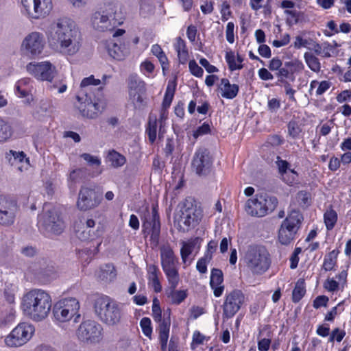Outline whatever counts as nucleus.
<instances>
[{
    "label": "nucleus",
    "mask_w": 351,
    "mask_h": 351,
    "mask_svg": "<svg viewBox=\"0 0 351 351\" xmlns=\"http://www.w3.org/2000/svg\"><path fill=\"white\" fill-rule=\"evenodd\" d=\"M306 289L304 280L299 279L292 292V300L294 303L298 302L305 295Z\"/></svg>",
    "instance_id": "473e14b6"
},
{
    "label": "nucleus",
    "mask_w": 351,
    "mask_h": 351,
    "mask_svg": "<svg viewBox=\"0 0 351 351\" xmlns=\"http://www.w3.org/2000/svg\"><path fill=\"white\" fill-rule=\"evenodd\" d=\"M53 8L51 0H36L34 20L44 19L48 16Z\"/></svg>",
    "instance_id": "bb28decb"
},
{
    "label": "nucleus",
    "mask_w": 351,
    "mask_h": 351,
    "mask_svg": "<svg viewBox=\"0 0 351 351\" xmlns=\"http://www.w3.org/2000/svg\"><path fill=\"white\" fill-rule=\"evenodd\" d=\"M45 46V39L43 34L33 32L25 36L22 48L25 53L31 56H37L42 53Z\"/></svg>",
    "instance_id": "6ab92c4d"
},
{
    "label": "nucleus",
    "mask_w": 351,
    "mask_h": 351,
    "mask_svg": "<svg viewBox=\"0 0 351 351\" xmlns=\"http://www.w3.org/2000/svg\"><path fill=\"white\" fill-rule=\"evenodd\" d=\"M105 229L103 223L93 218L87 219L84 229L76 232L77 237L83 241H92L101 237Z\"/></svg>",
    "instance_id": "f3484780"
},
{
    "label": "nucleus",
    "mask_w": 351,
    "mask_h": 351,
    "mask_svg": "<svg viewBox=\"0 0 351 351\" xmlns=\"http://www.w3.org/2000/svg\"><path fill=\"white\" fill-rule=\"evenodd\" d=\"M245 302V295L239 289H234L226 295L223 304V315L226 318L232 317L241 308Z\"/></svg>",
    "instance_id": "ddd939ff"
},
{
    "label": "nucleus",
    "mask_w": 351,
    "mask_h": 351,
    "mask_svg": "<svg viewBox=\"0 0 351 351\" xmlns=\"http://www.w3.org/2000/svg\"><path fill=\"white\" fill-rule=\"evenodd\" d=\"M157 127L158 120L156 117H153L149 116L146 132L151 143H154L156 139Z\"/></svg>",
    "instance_id": "c9c22d12"
},
{
    "label": "nucleus",
    "mask_w": 351,
    "mask_h": 351,
    "mask_svg": "<svg viewBox=\"0 0 351 351\" xmlns=\"http://www.w3.org/2000/svg\"><path fill=\"white\" fill-rule=\"evenodd\" d=\"M78 339L86 344L99 343L103 339L101 330H77Z\"/></svg>",
    "instance_id": "5701e85b"
},
{
    "label": "nucleus",
    "mask_w": 351,
    "mask_h": 351,
    "mask_svg": "<svg viewBox=\"0 0 351 351\" xmlns=\"http://www.w3.org/2000/svg\"><path fill=\"white\" fill-rule=\"evenodd\" d=\"M18 206L16 201L0 195V225L10 226L14 223Z\"/></svg>",
    "instance_id": "4468645a"
},
{
    "label": "nucleus",
    "mask_w": 351,
    "mask_h": 351,
    "mask_svg": "<svg viewBox=\"0 0 351 351\" xmlns=\"http://www.w3.org/2000/svg\"><path fill=\"white\" fill-rule=\"evenodd\" d=\"M143 227L146 230L149 229V234L150 233V241L154 247H156L159 243V239L160 234V217L156 207L152 208V216L143 223Z\"/></svg>",
    "instance_id": "aec40b11"
},
{
    "label": "nucleus",
    "mask_w": 351,
    "mask_h": 351,
    "mask_svg": "<svg viewBox=\"0 0 351 351\" xmlns=\"http://www.w3.org/2000/svg\"><path fill=\"white\" fill-rule=\"evenodd\" d=\"M328 301V298L326 295H319L313 301V307L319 308L322 306H326Z\"/></svg>",
    "instance_id": "680f3d73"
},
{
    "label": "nucleus",
    "mask_w": 351,
    "mask_h": 351,
    "mask_svg": "<svg viewBox=\"0 0 351 351\" xmlns=\"http://www.w3.org/2000/svg\"><path fill=\"white\" fill-rule=\"evenodd\" d=\"M147 278L148 280H151L154 278H158L160 274L159 269L155 265H148L147 267Z\"/></svg>",
    "instance_id": "6e6d98bb"
},
{
    "label": "nucleus",
    "mask_w": 351,
    "mask_h": 351,
    "mask_svg": "<svg viewBox=\"0 0 351 351\" xmlns=\"http://www.w3.org/2000/svg\"><path fill=\"white\" fill-rule=\"evenodd\" d=\"M211 261L210 255H204V257L198 260L196 265L197 269L201 274H205L207 271V263Z\"/></svg>",
    "instance_id": "09e8293b"
},
{
    "label": "nucleus",
    "mask_w": 351,
    "mask_h": 351,
    "mask_svg": "<svg viewBox=\"0 0 351 351\" xmlns=\"http://www.w3.org/2000/svg\"><path fill=\"white\" fill-rule=\"evenodd\" d=\"M145 93L132 92L129 93L130 98L132 100L135 108H141L144 106V95Z\"/></svg>",
    "instance_id": "79ce46f5"
},
{
    "label": "nucleus",
    "mask_w": 351,
    "mask_h": 351,
    "mask_svg": "<svg viewBox=\"0 0 351 351\" xmlns=\"http://www.w3.org/2000/svg\"><path fill=\"white\" fill-rule=\"evenodd\" d=\"M234 25L232 22H229L227 24L226 30V36L227 40L230 43H233L234 41Z\"/></svg>",
    "instance_id": "bf43d9fd"
},
{
    "label": "nucleus",
    "mask_w": 351,
    "mask_h": 351,
    "mask_svg": "<svg viewBox=\"0 0 351 351\" xmlns=\"http://www.w3.org/2000/svg\"><path fill=\"white\" fill-rule=\"evenodd\" d=\"M278 77V82H282L284 80L289 79L291 82L295 80V76L292 75L289 71V67L286 66H281L279 71L276 73Z\"/></svg>",
    "instance_id": "c03bdc74"
},
{
    "label": "nucleus",
    "mask_w": 351,
    "mask_h": 351,
    "mask_svg": "<svg viewBox=\"0 0 351 351\" xmlns=\"http://www.w3.org/2000/svg\"><path fill=\"white\" fill-rule=\"evenodd\" d=\"M21 3L25 10V14L29 19H34L36 16V0H21Z\"/></svg>",
    "instance_id": "ea45409f"
},
{
    "label": "nucleus",
    "mask_w": 351,
    "mask_h": 351,
    "mask_svg": "<svg viewBox=\"0 0 351 351\" xmlns=\"http://www.w3.org/2000/svg\"><path fill=\"white\" fill-rule=\"evenodd\" d=\"M285 66L289 67V71L292 75H294V73H295L301 72L304 68L303 63L297 59L289 62H285Z\"/></svg>",
    "instance_id": "a19ab883"
},
{
    "label": "nucleus",
    "mask_w": 351,
    "mask_h": 351,
    "mask_svg": "<svg viewBox=\"0 0 351 351\" xmlns=\"http://www.w3.org/2000/svg\"><path fill=\"white\" fill-rule=\"evenodd\" d=\"M39 223L47 237L60 235L64 229V223L59 213L49 204H45L38 216Z\"/></svg>",
    "instance_id": "423d86ee"
},
{
    "label": "nucleus",
    "mask_w": 351,
    "mask_h": 351,
    "mask_svg": "<svg viewBox=\"0 0 351 351\" xmlns=\"http://www.w3.org/2000/svg\"><path fill=\"white\" fill-rule=\"evenodd\" d=\"M303 219L299 211L292 210L282 221L278 231V240L282 245H289L294 239Z\"/></svg>",
    "instance_id": "6e6552de"
},
{
    "label": "nucleus",
    "mask_w": 351,
    "mask_h": 351,
    "mask_svg": "<svg viewBox=\"0 0 351 351\" xmlns=\"http://www.w3.org/2000/svg\"><path fill=\"white\" fill-rule=\"evenodd\" d=\"M205 339H206L205 335L201 334L199 331H195L193 335L191 348L194 350L197 346L202 344Z\"/></svg>",
    "instance_id": "864d4df0"
},
{
    "label": "nucleus",
    "mask_w": 351,
    "mask_h": 351,
    "mask_svg": "<svg viewBox=\"0 0 351 351\" xmlns=\"http://www.w3.org/2000/svg\"><path fill=\"white\" fill-rule=\"evenodd\" d=\"M200 64L205 68L206 71L209 73H213L218 71V69L210 64V62L206 58H201L199 60Z\"/></svg>",
    "instance_id": "e2e57ef3"
},
{
    "label": "nucleus",
    "mask_w": 351,
    "mask_h": 351,
    "mask_svg": "<svg viewBox=\"0 0 351 351\" xmlns=\"http://www.w3.org/2000/svg\"><path fill=\"white\" fill-rule=\"evenodd\" d=\"M100 82V80L99 79H95L93 75H90L88 77L84 78L80 84L81 90L79 94L85 95V93H87L86 90H84V88H86L90 85H99Z\"/></svg>",
    "instance_id": "37998d69"
},
{
    "label": "nucleus",
    "mask_w": 351,
    "mask_h": 351,
    "mask_svg": "<svg viewBox=\"0 0 351 351\" xmlns=\"http://www.w3.org/2000/svg\"><path fill=\"white\" fill-rule=\"evenodd\" d=\"M312 40L303 39L300 36H297L294 46L295 48L300 49L302 47H310L312 43Z\"/></svg>",
    "instance_id": "0e129e2a"
},
{
    "label": "nucleus",
    "mask_w": 351,
    "mask_h": 351,
    "mask_svg": "<svg viewBox=\"0 0 351 351\" xmlns=\"http://www.w3.org/2000/svg\"><path fill=\"white\" fill-rule=\"evenodd\" d=\"M99 326L95 320L89 318H84L81 322L79 329H97Z\"/></svg>",
    "instance_id": "603ef678"
},
{
    "label": "nucleus",
    "mask_w": 351,
    "mask_h": 351,
    "mask_svg": "<svg viewBox=\"0 0 351 351\" xmlns=\"http://www.w3.org/2000/svg\"><path fill=\"white\" fill-rule=\"evenodd\" d=\"M226 60L228 64L229 69L230 71H234L237 69H241L243 68V64H237L235 62V56L234 52L229 51L226 54Z\"/></svg>",
    "instance_id": "49530a36"
},
{
    "label": "nucleus",
    "mask_w": 351,
    "mask_h": 351,
    "mask_svg": "<svg viewBox=\"0 0 351 351\" xmlns=\"http://www.w3.org/2000/svg\"><path fill=\"white\" fill-rule=\"evenodd\" d=\"M160 259L162 268L169 283H172L173 285H175L180 280L177 267L178 260L169 246H163L160 248Z\"/></svg>",
    "instance_id": "9d476101"
},
{
    "label": "nucleus",
    "mask_w": 351,
    "mask_h": 351,
    "mask_svg": "<svg viewBox=\"0 0 351 351\" xmlns=\"http://www.w3.org/2000/svg\"><path fill=\"white\" fill-rule=\"evenodd\" d=\"M88 176V170L86 167H80L73 169L70 172L69 180L76 183L85 180Z\"/></svg>",
    "instance_id": "72a5a7b5"
},
{
    "label": "nucleus",
    "mask_w": 351,
    "mask_h": 351,
    "mask_svg": "<svg viewBox=\"0 0 351 351\" xmlns=\"http://www.w3.org/2000/svg\"><path fill=\"white\" fill-rule=\"evenodd\" d=\"M276 163L278 169V172L284 180V177L287 176L290 164L287 160L281 159L280 156L277 157Z\"/></svg>",
    "instance_id": "a18cd8bd"
},
{
    "label": "nucleus",
    "mask_w": 351,
    "mask_h": 351,
    "mask_svg": "<svg viewBox=\"0 0 351 351\" xmlns=\"http://www.w3.org/2000/svg\"><path fill=\"white\" fill-rule=\"evenodd\" d=\"M351 99V90H345L341 91L337 96V101L339 103H343Z\"/></svg>",
    "instance_id": "69168bd1"
},
{
    "label": "nucleus",
    "mask_w": 351,
    "mask_h": 351,
    "mask_svg": "<svg viewBox=\"0 0 351 351\" xmlns=\"http://www.w3.org/2000/svg\"><path fill=\"white\" fill-rule=\"evenodd\" d=\"M339 252L337 250H332L327 254L324 260L322 269L326 271H331L335 265L337 264V258Z\"/></svg>",
    "instance_id": "f704fd0d"
},
{
    "label": "nucleus",
    "mask_w": 351,
    "mask_h": 351,
    "mask_svg": "<svg viewBox=\"0 0 351 351\" xmlns=\"http://www.w3.org/2000/svg\"><path fill=\"white\" fill-rule=\"evenodd\" d=\"M278 204L275 196L268 194L256 195L254 198L249 199L245 204L247 213L252 217H262L272 213Z\"/></svg>",
    "instance_id": "0eeeda50"
},
{
    "label": "nucleus",
    "mask_w": 351,
    "mask_h": 351,
    "mask_svg": "<svg viewBox=\"0 0 351 351\" xmlns=\"http://www.w3.org/2000/svg\"><path fill=\"white\" fill-rule=\"evenodd\" d=\"M189 69L191 73L196 77H202L204 71L195 60H191L189 64Z\"/></svg>",
    "instance_id": "3c124183"
},
{
    "label": "nucleus",
    "mask_w": 351,
    "mask_h": 351,
    "mask_svg": "<svg viewBox=\"0 0 351 351\" xmlns=\"http://www.w3.org/2000/svg\"><path fill=\"white\" fill-rule=\"evenodd\" d=\"M271 339L269 338H263L258 342V349L259 351H267L269 349Z\"/></svg>",
    "instance_id": "338daca9"
},
{
    "label": "nucleus",
    "mask_w": 351,
    "mask_h": 351,
    "mask_svg": "<svg viewBox=\"0 0 351 351\" xmlns=\"http://www.w3.org/2000/svg\"><path fill=\"white\" fill-rule=\"evenodd\" d=\"M282 66V61L278 58H274L271 59L269 64V69L271 71H279Z\"/></svg>",
    "instance_id": "774afa93"
},
{
    "label": "nucleus",
    "mask_w": 351,
    "mask_h": 351,
    "mask_svg": "<svg viewBox=\"0 0 351 351\" xmlns=\"http://www.w3.org/2000/svg\"><path fill=\"white\" fill-rule=\"evenodd\" d=\"M117 276L115 268L112 264H106L100 267L98 276L105 281H111Z\"/></svg>",
    "instance_id": "c756f323"
},
{
    "label": "nucleus",
    "mask_w": 351,
    "mask_h": 351,
    "mask_svg": "<svg viewBox=\"0 0 351 351\" xmlns=\"http://www.w3.org/2000/svg\"><path fill=\"white\" fill-rule=\"evenodd\" d=\"M25 313L35 321H41L48 315L51 308V296L41 289H33L23 298Z\"/></svg>",
    "instance_id": "f03ea898"
},
{
    "label": "nucleus",
    "mask_w": 351,
    "mask_h": 351,
    "mask_svg": "<svg viewBox=\"0 0 351 351\" xmlns=\"http://www.w3.org/2000/svg\"><path fill=\"white\" fill-rule=\"evenodd\" d=\"M101 200V195L95 189L82 186L78 193L76 206L81 211H87L97 207Z\"/></svg>",
    "instance_id": "9b49d317"
},
{
    "label": "nucleus",
    "mask_w": 351,
    "mask_h": 351,
    "mask_svg": "<svg viewBox=\"0 0 351 351\" xmlns=\"http://www.w3.org/2000/svg\"><path fill=\"white\" fill-rule=\"evenodd\" d=\"M176 88V81H169L162 104V108H163V109L167 110L170 107L174 97Z\"/></svg>",
    "instance_id": "cd10ccee"
},
{
    "label": "nucleus",
    "mask_w": 351,
    "mask_h": 351,
    "mask_svg": "<svg viewBox=\"0 0 351 351\" xmlns=\"http://www.w3.org/2000/svg\"><path fill=\"white\" fill-rule=\"evenodd\" d=\"M212 163L209 151L205 148H200L195 153L192 167L197 174L206 176L210 172Z\"/></svg>",
    "instance_id": "a211bd4d"
},
{
    "label": "nucleus",
    "mask_w": 351,
    "mask_h": 351,
    "mask_svg": "<svg viewBox=\"0 0 351 351\" xmlns=\"http://www.w3.org/2000/svg\"><path fill=\"white\" fill-rule=\"evenodd\" d=\"M77 99L80 103L77 108L84 117L95 119L103 110V107L95 100H93L87 93H85L84 96L79 94L77 95Z\"/></svg>",
    "instance_id": "2eb2a0df"
},
{
    "label": "nucleus",
    "mask_w": 351,
    "mask_h": 351,
    "mask_svg": "<svg viewBox=\"0 0 351 351\" xmlns=\"http://www.w3.org/2000/svg\"><path fill=\"white\" fill-rule=\"evenodd\" d=\"M304 59L311 70L314 72H319L320 71L321 65L319 59L313 54L306 52L304 53Z\"/></svg>",
    "instance_id": "58836bf2"
},
{
    "label": "nucleus",
    "mask_w": 351,
    "mask_h": 351,
    "mask_svg": "<svg viewBox=\"0 0 351 351\" xmlns=\"http://www.w3.org/2000/svg\"><path fill=\"white\" fill-rule=\"evenodd\" d=\"M13 133L11 125L0 118V142H5L12 136Z\"/></svg>",
    "instance_id": "e433bc0d"
},
{
    "label": "nucleus",
    "mask_w": 351,
    "mask_h": 351,
    "mask_svg": "<svg viewBox=\"0 0 351 351\" xmlns=\"http://www.w3.org/2000/svg\"><path fill=\"white\" fill-rule=\"evenodd\" d=\"M247 269L254 275H263L270 267L271 255L267 249L261 245H250L243 257Z\"/></svg>",
    "instance_id": "7ed1b4c3"
},
{
    "label": "nucleus",
    "mask_w": 351,
    "mask_h": 351,
    "mask_svg": "<svg viewBox=\"0 0 351 351\" xmlns=\"http://www.w3.org/2000/svg\"><path fill=\"white\" fill-rule=\"evenodd\" d=\"M106 47L108 54L117 60H124L130 53L128 45L122 44L121 42L117 43L112 40L108 41Z\"/></svg>",
    "instance_id": "4be33fe9"
},
{
    "label": "nucleus",
    "mask_w": 351,
    "mask_h": 351,
    "mask_svg": "<svg viewBox=\"0 0 351 351\" xmlns=\"http://www.w3.org/2000/svg\"><path fill=\"white\" fill-rule=\"evenodd\" d=\"M129 93H146L145 84L136 75H131L128 79Z\"/></svg>",
    "instance_id": "c85d7f7f"
},
{
    "label": "nucleus",
    "mask_w": 351,
    "mask_h": 351,
    "mask_svg": "<svg viewBox=\"0 0 351 351\" xmlns=\"http://www.w3.org/2000/svg\"><path fill=\"white\" fill-rule=\"evenodd\" d=\"M169 330H160L159 339L161 350L162 351H166L167 350V341L169 339Z\"/></svg>",
    "instance_id": "4d7b16f0"
},
{
    "label": "nucleus",
    "mask_w": 351,
    "mask_h": 351,
    "mask_svg": "<svg viewBox=\"0 0 351 351\" xmlns=\"http://www.w3.org/2000/svg\"><path fill=\"white\" fill-rule=\"evenodd\" d=\"M179 281L175 285L172 283H169V287L167 291V295L171 299V302L173 304L178 305L182 303L187 297L188 293L186 290H176Z\"/></svg>",
    "instance_id": "393cba45"
},
{
    "label": "nucleus",
    "mask_w": 351,
    "mask_h": 351,
    "mask_svg": "<svg viewBox=\"0 0 351 351\" xmlns=\"http://www.w3.org/2000/svg\"><path fill=\"white\" fill-rule=\"evenodd\" d=\"M94 309L99 319L108 326H114L121 319V309L119 304L108 296L97 298Z\"/></svg>",
    "instance_id": "39448f33"
},
{
    "label": "nucleus",
    "mask_w": 351,
    "mask_h": 351,
    "mask_svg": "<svg viewBox=\"0 0 351 351\" xmlns=\"http://www.w3.org/2000/svg\"><path fill=\"white\" fill-rule=\"evenodd\" d=\"M302 130L295 121H291L288 123V132L291 136L295 138L298 136Z\"/></svg>",
    "instance_id": "8fccbe9b"
},
{
    "label": "nucleus",
    "mask_w": 351,
    "mask_h": 351,
    "mask_svg": "<svg viewBox=\"0 0 351 351\" xmlns=\"http://www.w3.org/2000/svg\"><path fill=\"white\" fill-rule=\"evenodd\" d=\"M180 214L175 219L179 231L185 232L196 226L202 217V210L197 206L195 200L189 197L185 199L180 210Z\"/></svg>",
    "instance_id": "20e7f679"
},
{
    "label": "nucleus",
    "mask_w": 351,
    "mask_h": 351,
    "mask_svg": "<svg viewBox=\"0 0 351 351\" xmlns=\"http://www.w3.org/2000/svg\"><path fill=\"white\" fill-rule=\"evenodd\" d=\"M324 287L330 292H334L338 290L339 283L333 278H328L324 283Z\"/></svg>",
    "instance_id": "5fc2aeb1"
},
{
    "label": "nucleus",
    "mask_w": 351,
    "mask_h": 351,
    "mask_svg": "<svg viewBox=\"0 0 351 351\" xmlns=\"http://www.w3.org/2000/svg\"><path fill=\"white\" fill-rule=\"evenodd\" d=\"M324 223L328 230H332L337 221V213L333 209L326 210L324 215Z\"/></svg>",
    "instance_id": "4c0bfd02"
},
{
    "label": "nucleus",
    "mask_w": 351,
    "mask_h": 351,
    "mask_svg": "<svg viewBox=\"0 0 351 351\" xmlns=\"http://www.w3.org/2000/svg\"><path fill=\"white\" fill-rule=\"evenodd\" d=\"M79 308L78 301L75 298H71L56 304L53 308V314L56 320L66 322L71 319Z\"/></svg>",
    "instance_id": "f8f14e48"
},
{
    "label": "nucleus",
    "mask_w": 351,
    "mask_h": 351,
    "mask_svg": "<svg viewBox=\"0 0 351 351\" xmlns=\"http://www.w3.org/2000/svg\"><path fill=\"white\" fill-rule=\"evenodd\" d=\"M175 49L178 53L180 62L184 64L188 59L189 53L186 49L185 41L180 37L176 38Z\"/></svg>",
    "instance_id": "7c9ffc66"
},
{
    "label": "nucleus",
    "mask_w": 351,
    "mask_h": 351,
    "mask_svg": "<svg viewBox=\"0 0 351 351\" xmlns=\"http://www.w3.org/2000/svg\"><path fill=\"white\" fill-rule=\"evenodd\" d=\"M210 125L205 122L201 126L198 127L197 130L194 132L193 136L195 138H197L199 136L208 134V133H210Z\"/></svg>",
    "instance_id": "13d9d810"
},
{
    "label": "nucleus",
    "mask_w": 351,
    "mask_h": 351,
    "mask_svg": "<svg viewBox=\"0 0 351 351\" xmlns=\"http://www.w3.org/2000/svg\"><path fill=\"white\" fill-rule=\"evenodd\" d=\"M34 330H11L4 342L8 347L16 348L25 344L34 335Z\"/></svg>",
    "instance_id": "412c9836"
},
{
    "label": "nucleus",
    "mask_w": 351,
    "mask_h": 351,
    "mask_svg": "<svg viewBox=\"0 0 351 351\" xmlns=\"http://www.w3.org/2000/svg\"><path fill=\"white\" fill-rule=\"evenodd\" d=\"M80 157L90 166L97 167L101 165V160L97 156H93L88 153H84L80 155Z\"/></svg>",
    "instance_id": "de8ad7c7"
},
{
    "label": "nucleus",
    "mask_w": 351,
    "mask_h": 351,
    "mask_svg": "<svg viewBox=\"0 0 351 351\" xmlns=\"http://www.w3.org/2000/svg\"><path fill=\"white\" fill-rule=\"evenodd\" d=\"M219 88L222 91L221 96L226 99H234L237 95L239 86L237 84H231L229 80L226 78L221 80Z\"/></svg>",
    "instance_id": "a878e982"
},
{
    "label": "nucleus",
    "mask_w": 351,
    "mask_h": 351,
    "mask_svg": "<svg viewBox=\"0 0 351 351\" xmlns=\"http://www.w3.org/2000/svg\"><path fill=\"white\" fill-rule=\"evenodd\" d=\"M107 160L114 168L122 167L126 162L125 158L115 150H111L109 152L107 156Z\"/></svg>",
    "instance_id": "2f4dec72"
},
{
    "label": "nucleus",
    "mask_w": 351,
    "mask_h": 351,
    "mask_svg": "<svg viewBox=\"0 0 351 351\" xmlns=\"http://www.w3.org/2000/svg\"><path fill=\"white\" fill-rule=\"evenodd\" d=\"M27 71L36 79L51 82L56 75V68L49 62H30Z\"/></svg>",
    "instance_id": "dca6fc26"
},
{
    "label": "nucleus",
    "mask_w": 351,
    "mask_h": 351,
    "mask_svg": "<svg viewBox=\"0 0 351 351\" xmlns=\"http://www.w3.org/2000/svg\"><path fill=\"white\" fill-rule=\"evenodd\" d=\"M223 281V272L219 269L213 268L211 271L210 285L214 290V295L219 297L222 295L224 286L221 285Z\"/></svg>",
    "instance_id": "b1692460"
},
{
    "label": "nucleus",
    "mask_w": 351,
    "mask_h": 351,
    "mask_svg": "<svg viewBox=\"0 0 351 351\" xmlns=\"http://www.w3.org/2000/svg\"><path fill=\"white\" fill-rule=\"evenodd\" d=\"M298 198L300 205L307 206L309 204L310 194L305 191H301L298 193Z\"/></svg>",
    "instance_id": "052dcab7"
},
{
    "label": "nucleus",
    "mask_w": 351,
    "mask_h": 351,
    "mask_svg": "<svg viewBox=\"0 0 351 351\" xmlns=\"http://www.w3.org/2000/svg\"><path fill=\"white\" fill-rule=\"evenodd\" d=\"M115 7L109 4L105 11L96 12L92 16V25L94 29L100 32L112 30L122 23L117 18Z\"/></svg>",
    "instance_id": "1a4fd4ad"
},
{
    "label": "nucleus",
    "mask_w": 351,
    "mask_h": 351,
    "mask_svg": "<svg viewBox=\"0 0 351 351\" xmlns=\"http://www.w3.org/2000/svg\"><path fill=\"white\" fill-rule=\"evenodd\" d=\"M77 34L74 22L64 16L53 21L46 32L49 45L68 55H74L80 49Z\"/></svg>",
    "instance_id": "f257e3e1"
}]
</instances>
